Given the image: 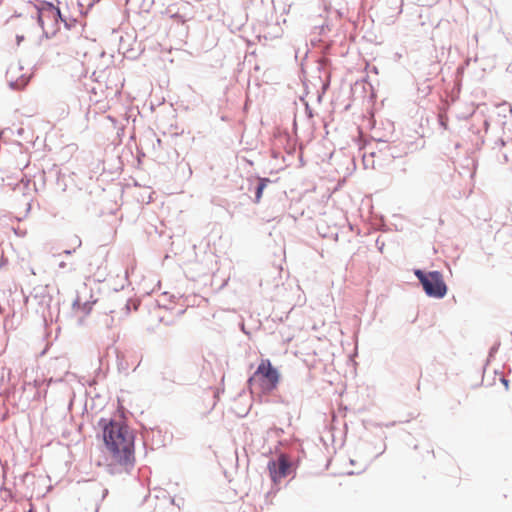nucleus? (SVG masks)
<instances>
[{
	"mask_svg": "<svg viewBox=\"0 0 512 512\" xmlns=\"http://www.w3.org/2000/svg\"><path fill=\"white\" fill-rule=\"evenodd\" d=\"M106 451L115 465L131 466L135 461V436L122 421L101 419Z\"/></svg>",
	"mask_w": 512,
	"mask_h": 512,
	"instance_id": "nucleus-1",
	"label": "nucleus"
},
{
	"mask_svg": "<svg viewBox=\"0 0 512 512\" xmlns=\"http://www.w3.org/2000/svg\"><path fill=\"white\" fill-rule=\"evenodd\" d=\"M281 375L269 359H262L256 371L249 378L248 384L251 389H259L263 394H269L277 389Z\"/></svg>",
	"mask_w": 512,
	"mask_h": 512,
	"instance_id": "nucleus-2",
	"label": "nucleus"
},
{
	"mask_svg": "<svg viewBox=\"0 0 512 512\" xmlns=\"http://www.w3.org/2000/svg\"><path fill=\"white\" fill-rule=\"evenodd\" d=\"M415 275L423 286L424 291L430 297L443 298L447 293V286L443 280V276L438 271L425 273L416 270Z\"/></svg>",
	"mask_w": 512,
	"mask_h": 512,
	"instance_id": "nucleus-3",
	"label": "nucleus"
},
{
	"mask_svg": "<svg viewBox=\"0 0 512 512\" xmlns=\"http://www.w3.org/2000/svg\"><path fill=\"white\" fill-rule=\"evenodd\" d=\"M64 23L66 21L62 18L60 9L51 3H46L39 9L38 22L46 33H54L58 29V21Z\"/></svg>",
	"mask_w": 512,
	"mask_h": 512,
	"instance_id": "nucleus-4",
	"label": "nucleus"
},
{
	"mask_svg": "<svg viewBox=\"0 0 512 512\" xmlns=\"http://www.w3.org/2000/svg\"><path fill=\"white\" fill-rule=\"evenodd\" d=\"M267 468L273 483L278 484L289 475L291 462L287 455L280 454L277 459L269 461Z\"/></svg>",
	"mask_w": 512,
	"mask_h": 512,
	"instance_id": "nucleus-5",
	"label": "nucleus"
},
{
	"mask_svg": "<svg viewBox=\"0 0 512 512\" xmlns=\"http://www.w3.org/2000/svg\"><path fill=\"white\" fill-rule=\"evenodd\" d=\"M93 303L94 302H82L80 297H77L73 303V310L76 314H80L81 317H85L90 314Z\"/></svg>",
	"mask_w": 512,
	"mask_h": 512,
	"instance_id": "nucleus-6",
	"label": "nucleus"
},
{
	"mask_svg": "<svg viewBox=\"0 0 512 512\" xmlns=\"http://www.w3.org/2000/svg\"><path fill=\"white\" fill-rule=\"evenodd\" d=\"M269 182V179H261L259 184H258V187H257V190H256V195H255V202L256 203H259L260 200H261V197H262V194H263V191L267 185V183Z\"/></svg>",
	"mask_w": 512,
	"mask_h": 512,
	"instance_id": "nucleus-7",
	"label": "nucleus"
},
{
	"mask_svg": "<svg viewBox=\"0 0 512 512\" xmlns=\"http://www.w3.org/2000/svg\"><path fill=\"white\" fill-rule=\"evenodd\" d=\"M18 70H19L18 65H10V67L8 68V70L6 72V76L11 83L14 81L15 75Z\"/></svg>",
	"mask_w": 512,
	"mask_h": 512,
	"instance_id": "nucleus-8",
	"label": "nucleus"
},
{
	"mask_svg": "<svg viewBox=\"0 0 512 512\" xmlns=\"http://www.w3.org/2000/svg\"><path fill=\"white\" fill-rule=\"evenodd\" d=\"M502 381H503L504 385H506V386L508 385V381L506 379H502Z\"/></svg>",
	"mask_w": 512,
	"mask_h": 512,
	"instance_id": "nucleus-9",
	"label": "nucleus"
}]
</instances>
